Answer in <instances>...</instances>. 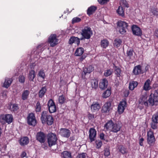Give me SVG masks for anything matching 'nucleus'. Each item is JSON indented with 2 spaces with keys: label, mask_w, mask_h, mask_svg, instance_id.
<instances>
[{
  "label": "nucleus",
  "mask_w": 158,
  "mask_h": 158,
  "mask_svg": "<svg viewBox=\"0 0 158 158\" xmlns=\"http://www.w3.org/2000/svg\"><path fill=\"white\" fill-rule=\"evenodd\" d=\"M128 24L126 22L119 20L117 23V29L119 32L122 35L126 34Z\"/></svg>",
  "instance_id": "nucleus-1"
},
{
  "label": "nucleus",
  "mask_w": 158,
  "mask_h": 158,
  "mask_svg": "<svg viewBox=\"0 0 158 158\" xmlns=\"http://www.w3.org/2000/svg\"><path fill=\"white\" fill-rule=\"evenodd\" d=\"M43 123H46L49 125H51L53 123V118L50 115L47 114V112L45 111H43L41 118Z\"/></svg>",
  "instance_id": "nucleus-2"
},
{
  "label": "nucleus",
  "mask_w": 158,
  "mask_h": 158,
  "mask_svg": "<svg viewBox=\"0 0 158 158\" xmlns=\"http://www.w3.org/2000/svg\"><path fill=\"white\" fill-rule=\"evenodd\" d=\"M148 101L151 106H156L158 104V89L156 90L153 94L150 95Z\"/></svg>",
  "instance_id": "nucleus-3"
},
{
  "label": "nucleus",
  "mask_w": 158,
  "mask_h": 158,
  "mask_svg": "<svg viewBox=\"0 0 158 158\" xmlns=\"http://www.w3.org/2000/svg\"><path fill=\"white\" fill-rule=\"evenodd\" d=\"M148 96L146 94L141 95L139 100L138 107L140 109L143 108L144 106H148L147 101Z\"/></svg>",
  "instance_id": "nucleus-4"
},
{
  "label": "nucleus",
  "mask_w": 158,
  "mask_h": 158,
  "mask_svg": "<svg viewBox=\"0 0 158 158\" xmlns=\"http://www.w3.org/2000/svg\"><path fill=\"white\" fill-rule=\"evenodd\" d=\"M93 34L91 28L88 27H85L82 29L81 32L83 38L86 39H89Z\"/></svg>",
  "instance_id": "nucleus-5"
},
{
  "label": "nucleus",
  "mask_w": 158,
  "mask_h": 158,
  "mask_svg": "<svg viewBox=\"0 0 158 158\" xmlns=\"http://www.w3.org/2000/svg\"><path fill=\"white\" fill-rule=\"evenodd\" d=\"M57 140L56 135L55 134L51 133L47 135V141L49 147L55 145Z\"/></svg>",
  "instance_id": "nucleus-6"
},
{
  "label": "nucleus",
  "mask_w": 158,
  "mask_h": 158,
  "mask_svg": "<svg viewBox=\"0 0 158 158\" xmlns=\"http://www.w3.org/2000/svg\"><path fill=\"white\" fill-rule=\"evenodd\" d=\"M156 139L153 132L150 129L147 133V142L150 146H153L155 143Z\"/></svg>",
  "instance_id": "nucleus-7"
},
{
  "label": "nucleus",
  "mask_w": 158,
  "mask_h": 158,
  "mask_svg": "<svg viewBox=\"0 0 158 158\" xmlns=\"http://www.w3.org/2000/svg\"><path fill=\"white\" fill-rule=\"evenodd\" d=\"M58 41L59 40L57 38L56 35L55 34H51L48 40V43L52 47H54L56 45L58 44Z\"/></svg>",
  "instance_id": "nucleus-8"
},
{
  "label": "nucleus",
  "mask_w": 158,
  "mask_h": 158,
  "mask_svg": "<svg viewBox=\"0 0 158 158\" xmlns=\"http://www.w3.org/2000/svg\"><path fill=\"white\" fill-rule=\"evenodd\" d=\"M131 29L133 34L135 35L140 36L142 35V31L141 29L136 25H133Z\"/></svg>",
  "instance_id": "nucleus-9"
},
{
  "label": "nucleus",
  "mask_w": 158,
  "mask_h": 158,
  "mask_svg": "<svg viewBox=\"0 0 158 158\" xmlns=\"http://www.w3.org/2000/svg\"><path fill=\"white\" fill-rule=\"evenodd\" d=\"M27 122L30 125L35 126L36 123V121L34 114L33 113L30 114L27 117Z\"/></svg>",
  "instance_id": "nucleus-10"
},
{
  "label": "nucleus",
  "mask_w": 158,
  "mask_h": 158,
  "mask_svg": "<svg viewBox=\"0 0 158 158\" xmlns=\"http://www.w3.org/2000/svg\"><path fill=\"white\" fill-rule=\"evenodd\" d=\"M49 112L50 113L55 112L56 111V107L55 103L52 99H50L48 103Z\"/></svg>",
  "instance_id": "nucleus-11"
},
{
  "label": "nucleus",
  "mask_w": 158,
  "mask_h": 158,
  "mask_svg": "<svg viewBox=\"0 0 158 158\" xmlns=\"http://www.w3.org/2000/svg\"><path fill=\"white\" fill-rule=\"evenodd\" d=\"M126 102L124 101L120 102L118 108V111L119 114L123 113L126 107Z\"/></svg>",
  "instance_id": "nucleus-12"
},
{
  "label": "nucleus",
  "mask_w": 158,
  "mask_h": 158,
  "mask_svg": "<svg viewBox=\"0 0 158 158\" xmlns=\"http://www.w3.org/2000/svg\"><path fill=\"white\" fill-rule=\"evenodd\" d=\"M97 132L94 128H90L89 130V137L91 142L95 140Z\"/></svg>",
  "instance_id": "nucleus-13"
},
{
  "label": "nucleus",
  "mask_w": 158,
  "mask_h": 158,
  "mask_svg": "<svg viewBox=\"0 0 158 158\" xmlns=\"http://www.w3.org/2000/svg\"><path fill=\"white\" fill-rule=\"evenodd\" d=\"M60 132L62 136L65 138L69 137L71 134L70 130L66 128H61Z\"/></svg>",
  "instance_id": "nucleus-14"
},
{
  "label": "nucleus",
  "mask_w": 158,
  "mask_h": 158,
  "mask_svg": "<svg viewBox=\"0 0 158 158\" xmlns=\"http://www.w3.org/2000/svg\"><path fill=\"white\" fill-rule=\"evenodd\" d=\"M45 135L43 132H40L37 133L36 138L40 143H44L45 141Z\"/></svg>",
  "instance_id": "nucleus-15"
},
{
  "label": "nucleus",
  "mask_w": 158,
  "mask_h": 158,
  "mask_svg": "<svg viewBox=\"0 0 158 158\" xmlns=\"http://www.w3.org/2000/svg\"><path fill=\"white\" fill-rule=\"evenodd\" d=\"M121 127V125L120 123H113L112 127L111 129V131L117 133L120 131Z\"/></svg>",
  "instance_id": "nucleus-16"
},
{
  "label": "nucleus",
  "mask_w": 158,
  "mask_h": 158,
  "mask_svg": "<svg viewBox=\"0 0 158 158\" xmlns=\"http://www.w3.org/2000/svg\"><path fill=\"white\" fill-rule=\"evenodd\" d=\"M94 70V67L92 65H89L83 69V72L84 73V77L87 73H90ZM83 73H82V77H83Z\"/></svg>",
  "instance_id": "nucleus-17"
},
{
  "label": "nucleus",
  "mask_w": 158,
  "mask_h": 158,
  "mask_svg": "<svg viewBox=\"0 0 158 158\" xmlns=\"http://www.w3.org/2000/svg\"><path fill=\"white\" fill-rule=\"evenodd\" d=\"M111 104L110 102L105 103L102 107V111L104 113L109 112L111 109Z\"/></svg>",
  "instance_id": "nucleus-18"
},
{
  "label": "nucleus",
  "mask_w": 158,
  "mask_h": 158,
  "mask_svg": "<svg viewBox=\"0 0 158 158\" xmlns=\"http://www.w3.org/2000/svg\"><path fill=\"white\" fill-rule=\"evenodd\" d=\"M80 39L77 37L72 36L69 40V43L70 44H72L73 43L77 44L78 45L80 44Z\"/></svg>",
  "instance_id": "nucleus-19"
},
{
  "label": "nucleus",
  "mask_w": 158,
  "mask_h": 158,
  "mask_svg": "<svg viewBox=\"0 0 158 158\" xmlns=\"http://www.w3.org/2000/svg\"><path fill=\"white\" fill-rule=\"evenodd\" d=\"M100 108V106L98 102L93 103L91 106V110L93 112L98 111Z\"/></svg>",
  "instance_id": "nucleus-20"
},
{
  "label": "nucleus",
  "mask_w": 158,
  "mask_h": 158,
  "mask_svg": "<svg viewBox=\"0 0 158 158\" xmlns=\"http://www.w3.org/2000/svg\"><path fill=\"white\" fill-rule=\"evenodd\" d=\"M151 81L149 79L147 80L145 82L143 89L146 91H148L151 89L152 87L151 86Z\"/></svg>",
  "instance_id": "nucleus-21"
},
{
  "label": "nucleus",
  "mask_w": 158,
  "mask_h": 158,
  "mask_svg": "<svg viewBox=\"0 0 158 158\" xmlns=\"http://www.w3.org/2000/svg\"><path fill=\"white\" fill-rule=\"evenodd\" d=\"M108 85V81L105 78L102 80L99 83L100 88L103 89L107 87Z\"/></svg>",
  "instance_id": "nucleus-22"
},
{
  "label": "nucleus",
  "mask_w": 158,
  "mask_h": 158,
  "mask_svg": "<svg viewBox=\"0 0 158 158\" xmlns=\"http://www.w3.org/2000/svg\"><path fill=\"white\" fill-rule=\"evenodd\" d=\"M84 52L83 48L79 47L76 49L74 54L75 56H80L82 55Z\"/></svg>",
  "instance_id": "nucleus-23"
},
{
  "label": "nucleus",
  "mask_w": 158,
  "mask_h": 158,
  "mask_svg": "<svg viewBox=\"0 0 158 158\" xmlns=\"http://www.w3.org/2000/svg\"><path fill=\"white\" fill-rule=\"evenodd\" d=\"M20 144L22 146L27 144L29 142V140L27 137H23L19 140Z\"/></svg>",
  "instance_id": "nucleus-24"
},
{
  "label": "nucleus",
  "mask_w": 158,
  "mask_h": 158,
  "mask_svg": "<svg viewBox=\"0 0 158 158\" xmlns=\"http://www.w3.org/2000/svg\"><path fill=\"white\" fill-rule=\"evenodd\" d=\"M141 72V66L139 65L135 67L133 70V73L135 75H138Z\"/></svg>",
  "instance_id": "nucleus-25"
},
{
  "label": "nucleus",
  "mask_w": 158,
  "mask_h": 158,
  "mask_svg": "<svg viewBox=\"0 0 158 158\" xmlns=\"http://www.w3.org/2000/svg\"><path fill=\"white\" fill-rule=\"evenodd\" d=\"M12 81V79L11 78H6L3 86L5 88H8L11 84Z\"/></svg>",
  "instance_id": "nucleus-26"
},
{
  "label": "nucleus",
  "mask_w": 158,
  "mask_h": 158,
  "mask_svg": "<svg viewBox=\"0 0 158 158\" xmlns=\"http://www.w3.org/2000/svg\"><path fill=\"white\" fill-rule=\"evenodd\" d=\"M30 94V92L28 90H24L22 94V99L23 100H27Z\"/></svg>",
  "instance_id": "nucleus-27"
},
{
  "label": "nucleus",
  "mask_w": 158,
  "mask_h": 158,
  "mask_svg": "<svg viewBox=\"0 0 158 158\" xmlns=\"http://www.w3.org/2000/svg\"><path fill=\"white\" fill-rule=\"evenodd\" d=\"M113 122L112 120H110L107 122L104 125V128L106 130H109L111 131V129L112 127Z\"/></svg>",
  "instance_id": "nucleus-28"
},
{
  "label": "nucleus",
  "mask_w": 158,
  "mask_h": 158,
  "mask_svg": "<svg viewBox=\"0 0 158 158\" xmlns=\"http://www.w3.org/2000/svg\"><path fill=\"white\" fill-rule=\"evenodd\" d=\"M109 42L106 39H103L101 41V47L105 48L109 45Z\"/></svg>",
  "instance_id": "nucleus-29"
},
{
  "label": "nucleus",
  "mask_w": 158,
  "mask_h": 158,
  "mask_svg": "<svg viewBox=\"0 0 158 158\" xmlns=\"http://www.w3.org/2000/svg\"><path fill=\"white\" fill-rule=\"evenodd\" d=\"M117 12L120 16L123 17L124 16V9L122 6H119L117 10Z\"/></svg>",
  "instance_id": "nucleus-30"
},
{
  "label": "nucleus",
  "mask_w": 158,
  "mask_h": 158,
  "mask_svg": "<svg viewBox=\"0 0 158 158\" xmlns=\"http://www.w3.org/2000/svg\"><path fill=\"white\" fill-rule=\"evenodd\" d=\"M35 76V72L34 70L29 71L28 78L30 80L33 81Z\"/></svg>",
  "instance_id": "nucleus-31"
},
{
  "label": "nucleus",
  "mask_w": 158,
  "mask_h": 158,
  "mask_svg": "<svg viewBox=\"0 0 158 158\" xmlns=\"http://www.w3.org/2000/svg\"><path fill=\"white\" fill-rule=\"evenodd\" d=\"M138 84V82L136 81H132L130 82L129 85V89L131 90H133L135 87H137Z\"/></svg>",
  "instance_id": "nucleus-32"
},
{
  "label": "nucleus",
  "mask_w": 158,
  "mask_h": 158,
  "mask_svg": "<svg viewBox=\"0 0 158 158\" xmlns=\"http://www.w3.org/2000/svg\"><path fill=\"white\" fill-rule=\"evenodd\" d=\"M6 118V123H8V124L11 123L13 121V118L12 115L10 114H5Z\"/></svg>",
  "instance_id": "nucleus-33"
},
{
  "label": "nucleus",
  "mask_w": 158,
  "mask_h": 158,
  "mask_svg": "<svg viewBox=\"0 0 158 158\" xmlns=\"http://www.w3.org/2000/svg\"><path fill=\"white\" fill-rule=\"evenodd\" d=\"M97 8L94 6H92L89 7L87 10V14L90 15L92 14L96 10Z\"/></svg>",
  "instance_id": "nucleus-34"
},
{
  "label": "nucleus",
  "mask_w": 158,
  "mask_h": 158,
  "mask_svg": "<svg viewBox=\"0 0 158 158\" xmlns=\"http://www.w3.org/2000/svg\"><path fill=\"white\" fill-rule=\"evenodd\" d=\"M10 109L12 112H16L19 110L18 106L16 104H11L10 106Z\"/></svg>",
  "instance_id": "nucleus-35"
},
{
  "label": "nucleus",
  "mask_w": 158,
  "mask_h": 158,
  "mask_svg": "<svg viewBox=\"0 0 158 158\" xmlns=\"http://www.w3.org/2000/svg\"><path fill=\"white\" fill-rule=\"evenodd\" d=\"M62 156L63 158H71V153L70 152L65 151L62 152Z\"/></svg>",
  "instance_id": "nucleus-36"
},
{
  "label": "nucleus",
  "mask_w": 158,
  "mask_h": 158,
  "mask_svg": "<svg viewBox=\"0 0 158 158\" xmlns=\"http://www.w3.org/2000/svg\"><path fill=\"white\" fill-rule=\"evenodd\" d=\"M91 86L92 88L96 89L98 86V82L96 79H92L91 80Z\"/></svg>",
  "instance_id": "nucleus-37"
},
{
  "label": "nucleus",
  "mask_w": 158,
  "mask_h": 158,
  "mask_svg": "<svg viewBox=\"0 0 158 158\" xmlns=\"http://www.w3.org/2000/svg\"><path fill=\"white\" fill-rule=\"evenodd\" d=\"M122 43V40L120 39H117L115 40L114 41V45L116 47H118Z\"/></svg>",
  "instance_id": "nucleus-38"
},
{
  "label": "nucleus",
  "mask_w": 158,
  "mask_h": 158,
  "mask_svg": "<svg viewBox=\"0 0 158 158\" xmlns=\"http://www.w3.org/2000/svg\"><path fill=\"white\" fill-rule=\"evenodd\" d=\"M46 91V88L45 87H42L39 91V97L40 98H42L44 95Z\"/></svg>",
  "instance_id": "nucleus-39"
},
{
  "label": "nucleus",
  "mask_w": 158,
  "mask_h": 158,
  "mask_svg": "<svg viewBox=\"0 0 158 158\" xmlns=\"http://www.w3.org/2000/svg\"><path fill=\"white\" fill-rule=\"evenodd\" d=\"M111 94L110 89H107L102 94V97L104 98H106L110 95Z\"/></svg>",
  "instance_id": "nucleus-40"
},
{
  "label": "nucleus",
  "mask_w": 158,
  "mask_h": 158,
  "mask_svg": "<svg viewBox=\"0 0 158 158\" xmlns=\"http://www.w3.org/2000/svg\"><path fill=\"white\" fill-rule=\"evenodd\" d=\"M114 72L116 76L118 77H120L121 76V69L119 68L116 66L114 67Z\"/></svg>",
  "instance_id": "nucleus-41"
},
{
  "label": "nucleus",
  "mask_w": 158,
  "mask_h": 158,
  "mask_svg": "<svg viewBox=\"0 0 158 158\" xmlns=\"http://www.w3.org/2000/svg\"><path fill=\"white\" fill-rule=\"evenodd\" d=\"M113 72L112 69H108L105 71L104 75L105 77H107L111 75Z\"/></svg>",
  "instance_id": "nucleus-42"
},
{
  "label": "nucleus",
  "mask_w": 158,
  "mask_h": 158,
  "mask_svg": "<svg viewBox=\"0 0 158 158\" xmlns=\"http://www.w3.org/2000/svg\"><path fill=\"white\" fill-rule=\"evenodd\" d=\"M152 120L153 123H158V112L153 114Z\"/></svg>",
  "instance_id": "nucleus-43"
},
{
  "label": "nucleus",
  "mask_w": 158,
  "mask_h": 158,
  "mask_svg": "<svg viewBox=\"0 0 158 158\" xmlns=\"http://www.w3.org/2000/svg\"><path fill=\"white\" fill-rule=\"evenodd\" d=\"M150 11L154 15L156 16L158 15V10L157 8L152 7Z\"/></svg>",
  "instance_id": "nucleus-44"
},
{
  "label": "nucleus",
  "mask_w": 158,
  "mask_h": 158,
  "mask_svg": "<svg viewBox=\"0 0 158 158\" xmlns=\"http://www.w3.org/2000/svg\"><path fill=\"white\" fill-rule=\"evenodd\" d=\"M96 147L97 149H99L102 145V142L100 140H96L95 141Z\"/></svg>",
  "instance_id": "nucleus-45"
},
{
  "label": "nucleus",
  "mask_w": 158,
  "mask_h": 158,
  "mask_svg": "<svg viewBox=\"0 0 158 158\" xmlns=\"http://www.w3.org/2000/svg\"><path fill=\"white\" fill-rule=\"evenodd\" d=\"M6 118L5 115L2 114L0 115V123L4 124L6 123Z\"/></svg>",
  "instance_id": "nucleus-46"
},
{
  "label": "nucleus",
  "mask_w": 158,
  "mask_h": 158,
  "mask_svg": "<svg viewBox=\"0 0 158 158\" xmlns=\"http://www.w3.org/2000/svg\"><path fill=\"white\" fill-rule=\"evenodd\" d=\"M119 151L122 154H125L127 152L126 149L123 146H119L118 147Z\"/></svg>",
  "instance_id": "nucleus-47"
},
{
  "label": "nucleus",
  "mask_w": 158,
  "mask_h": 158,
  "mask_svg": "<svg viewBox=\"0 0 158 158\" xmlns=\"http://www.w3.org/2000/svg\"><path fill=\"white\" fill-rule=\"evenodd\" d=\"M58 100L60 104H63L65 102V98L63 95H62L59 97Z\"/></svg>",
  "instance_id": "nucleus-48"
},
{
  "label": "nucleus",
  "mask_w": 158,
  "mask_h": 158,
  "mask_svg": "<svg viewBox=\"0 0 158 158\" xmlns=\"http://www.w3.org/2000/svg\"><path fill=\"white\" fill-rule=\"evenodd\" d=\"M38 75L39 77H41L43 79H44L45 77V74L44 71L43 70H40L38 73Z\"/></svg>",
  "instance_id": "nucleus-49"
},
{
  "label": "nucleus",
  "mask_w": 158,
  "mask_h": 158,
  "mask_svg": "<svg viewBox=\"0 0 158 158\" xmlns=\"http://www.w3.org/2000/svg\"><path fill=\"white\" fill-rule=\"evenodd\" d=\"M121 4L126 7H129V5L126 0H121Z\"/></svg>",
  "instance_id": "nucleus-50"
},
{
  "label": "nucleus",
  "mask_w": 158,
  "mask_h": 158,
  "mask_svg": "<svg viewBox=\"0 0 158 158\" xmlns=\"http://www.w3.org/2000/svg\"><path fill=\"white\" fill-rule=\"evenodd\" d=\"M41 107L39 102H37L35 106V110L36 112H40L41 110Z\"/></svg>",
  "instance_id": "nucleus-51"
},
{
  "label": "nucleus",
  "mask_w": 158,
  "mask_h": 158,
  "mask_svg": "<svg viewBox=\"0 0 158 158\" xmlns=\"http://www.w3.org/2000/svg\"><path fill=\"white\" fill-rule=\"evenodd\" d=\"M81 21V19L79 17H75L72 20V22L73 23H78L80 22Z\"/></svg>",
  "instance_id": "nucleus-52"
},
{
  "label": "nucleus",
  "mask_w": 158,
  "mask_h": 158,
  "mask_svg": "<svg viewBox=\"0 0 158 158\" xmlns=\"http://www.w3.org/2000/svg\"><path fill=\"white\" fill-rule=\"evenodd\" d=\"M133 51L131 50H127V55L129 57L130 59H131V57L133 55Z\"/></svg>",
  "instance_id": "nucleus-53"
},
{
  "label": "nucleus",
  "mask_w": 158,
  "mask_h": 158,
  "mask_svg": "<svg viewBox=\"0 0 158 158\" xmlns=\"http://www.w3.org/2000/svg\"><path fill=\"white\" fill-rule=\"evenodd\" d=\"M19 82L21 83H24L25 82V78L23 75H20L19 77Z\"/></svg>",
  "instance_id": "nucleus-54"
},
{
  "label": "nucleus",
  "mask_w": 158,
  "mask_h": 158,
  "mask_svg": "<svg viewBox=\"0 0 158 158\" xmlns=\"http://www.w3.org/2000/svg\"><path fill=\"white\" fill-rule=\"evenodd\" d=\"M110 155L109 149L108 148H106L104 150V155L106 156H108Z\"/></svg>",
  "instance_id": "nucleus-55"
},
{
  "label": "nucleus",
  "mask_w": 158,
  "mask_h": 158,
  "mask_svg": "<svg viewBox=\"0 0 158 158\" xmlns=\"http://www.w3.org/2000/svg\"><path fill=\"white\" fill-rule=\"evenodd\" d=\"M86 154L85 153L79 154L77 156V158H85Z\"/></svg>",
  "instance_id": "nucleus-56"
},
{
  "label": "nucleus",
  "mask_w": 158,
  "mask_h": 158,
  "mask_svg": "<svg viewBox=\"0 0 158 158\" xmlns=\"http://www.w3.org/2000/svg\"><path fill=\"white\" fill-rule=\"evenodd\" d=\"M99 3L101 4H104L107 3L109 0H98Z\"/></svg>",
  "instance_id": "nucleus-57"
},
{
  "label": "nucleus",
  "mask_w": 158,
  "mask_h": 158,
  "mask_svg": "<svg viewBox=\"0 0 158 158\" xmlns=\"http://www.w3.org/2000/svg\"><path fill=\"white\" fill-rule=\"evenodd\" d=\"M157 123H152L151 124V127L153 129H156L157 128V125L156 124Z\"/></svg>",
  "instance_id": "nucleus-58"
},
{
  "label": "nucleus",
  "mask_w": 158,
  "mask_h": 158,
  "mask_svg": "<svg viewBox=\"0 0 158 158\" xmlns=\"http://www.w3.org/2000/svg\"><path fill=\"white\" fill-rule=\"evenodd\" d=\"M88 118L89 119L92 120L94 118V114H89L88 115Z\"/></svg>",
  "instance_id": "nucleus-59"
},
{
  "label": "nucleus",
  "mask_w": 158,
  "mask_h": 158,
  "mask_svg": "<svg viewBox=\"0 0 158 158\" xmlns=\"http://www.w3.org/2000/svg\"><path fill=\"white\" fill-rule=\"evenodd\" d=\"M144 141V139L143 138H141L139 140V145L141 146H143V142Z\"/></svg>",
  "instance_id": "nucleus-60"
},
{
  "label": "nucleus",
  "mask_w": 158,
  "mask_h": 158,
  "mask_svg": "<svg viewBox=\"0 0 158 158\" xmlns=\"http://www.w3.org/2000/svg\"><path fill=\"white\" fill-rule=\"evenodd\" d=\"M104 136H105L104 134L103 133H101L100 134V138L102 140H105Z\"/></svg>",
  "instance_id": "nucleus-61"
},
{
  "label": "nucleus",
  "mask_w": 158,
  "mask_h": 158,
  "mask_svg": "<svg viewBox=\"0 0 158 158\" xmlns=\"http://www.w3.org/2000/svg\"><path fill=\"white\" fill-rule=\"evenodd\" d=\"M27 155V154L26 152H22L21 155V156L22 157H26Z\"/></svg>",
  "instance_id": "nucleus-62"
},
{
  "label": "nucleus",
  "mask_w": 158,
  "mask_h": 158,
  "mask_svg": "<svg viewBox=\"0 0 158 158\" xmlns=\"http://www.w3.org/2000/svg\"><path fill=\"white\" fill-rule=\"evenodd\" d=\"M7 91H3L2 94L3 97L5 98L6 95Z\"/></svg>",
  "instance_id": "nucleus-63"
},
{
  "label": "nucleus",
  "mask_w": 158,
  "mask_h": 158,
  "mask_svg": "<svg viewBox=\"0 0 158 158\" xmlns=\"http://www.w3.org/2000/svg\"><path fill=\"white\" fill-rule=\"evenodd\" d=\"M154 35L156 37H158V29L155 30Z\"/></svg>",
  "instance_id": "nucleus-64"
}]
</instances>
